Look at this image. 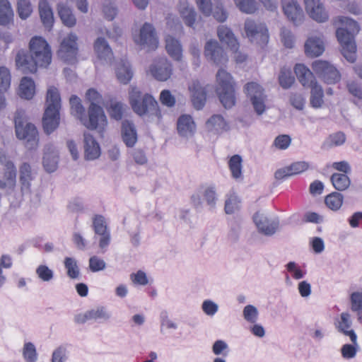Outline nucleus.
Here are the masks:
<instances>
[{
    "label": "nucleus",
    "instance_id": "5",
    "mask_svg": "<svg viewBox=\"0 0 362 362\" xmlns=\"http://www.w3.org/2000/svg\"><path fill=\"white\" fill-rule=\"evenodd\" d=\"M86 97L90 103L88 108V116L90 117L88 125L91 127H100V132H102L107 124L103 109L98 105L102 101V96L96 90L90 88L86 92Z\"/></svg>",
    "mask_w": 362,
    "mask_h": 362
},
{
    "label": "nucleus",
    "instance_id": "26",
    "mask_svg": "<svg viewBox=\"0 0 362 362\" xmlns=\"http://www.w3.org/2000/svg\"><path fill=\"white\" fill-rule=\"evenodd\" d=\"M100 147L98 141L90 134H84V157L88 160H93L100 156Z\"/></svg>",
    "mask_w": 362,
    "mask_h": 362
},
{
    "label": "nucleus",
    "instance_id": "4",
    "mask_svg": "<svg viewBox=\"0 0 362 362\" xmlns=\"http://www.w3.org/2000/svg\"><path fill=\"white\" fill-rule=\"evenodd\" d=\"M216 92L225 108H230L235 103L234 81L231 75L223 69L216 74Z\"/></svg>",
    "mask_w": 362,
    "mask_h": 362
},
{
    "label": "nucleus",
    "instance_id": "57",
    "mask_svg": "<svg viewBox=\"0 0 362 362\" xmlns=\"http://www.w3.org/2000/svg\"><path fill=\"white\" fill-rule=\"evenodd\" d=\"M201 308L203 313L209 317H214L219 308L218 305L210 299L204 300L202 303Z\"/></svg>",
    "mask_w": 362,
    "mask_h": 362
},
{
    "label": "nucleus",
    "instance_id": "16",
    "mask_svg": "<svg viewBox=\"0 0 362 362\" xmlns=\"http://www.w3.org/2000/svg\"><path fill=\"white\" fill-rule=\"evenodd\" d=\"M204 56L217 66L225 65L228 62V57L223 48L215 40L206 42L204 47Z\"/></svg>",
    "mask_w": 362,
    "mask_h": 362
},
{
    "label": "nucleus",
    "instance_id": "22",
    "mask_svg": "<svg viewBox=\"0 0 362 362\" xmlns=\"http://www.w3.org/2000/svg\"><path fill=\"white\" fill-rule=\"evenodd\" d=\"M305 9L311 18L319 23L328 20V13L320 0H304Z\"/></svg>",
    "mask_w": 362,
    "mask_h": 362
},
{
    "label": "nucleus",
    "instance_id": "28",
    "mask_svg": "<svg viewBox=\"0 0 362 362\" xmlns=\"http://www.w3.org/2000/svg\"><path fill=\"white\" fill-rule=\"evenodd\" d=\"M177 128L181 136L188 138L194 134L196 124L192 116L182 115L177 119Z\"/></svg>",
    "mask_w": 362,
    "mask_h": 362
},
{
    "label": "nucleus",
    "instance_id": "61",
    "mask_svg": "<svg viewBox=\"0 0 362 362\" xmlns=\"http://www.w3.org/2000/svg\"><path fill=\"white\" fill-rule=\"evenodd\" d=\"M345 141L346 135L341 132L331 134L327 141L330 147L341 146Z\"/></svg>",
    "mask_w": 362,
    "mask_h": 362
},
{
    "label": "nucleus",
    "instance_id": "55",
    "mask_svg": "<svg viewBox=\"0 0 362 362\" xmlns=\"http://www.w3.org/2000/svg\"><path fill=\"white\" fill-rule=\"evenodd\" d=\"M295 78L292 76L291 71L288 69H282L281 70L279 81L281 86L283 88L287 89L289 88L292 84L294 83Z\"/></svg>",
    "mask_w": 362,
    "mask_h": 362
},
{
    "label": "nucleus",
    "instance_id": "46",
    "mask_svg": "<svg viewBox=\"0 0 362 362\" xmlns=\"http://www.w3.org/2000/svg\"><path fill=\"white\" fill-rule=\"evenodd\" d=\"M239 10L247 14L254 13L258 9V4L255 0H234Z\"/></svg>",
    "mask_w": 362,
    "mask_h": 362
},
{
    "label": "nucleus",
    "instance_id": "13",
    "mask_svg": "<svg viewBox=\"0 0 362 362\" xmlns=\"http://www.w3.org/2000/svg\"><path fill=\"white\" fill-rule=\"evenodd\" d=\"M315 74L327 84H334L341 78L338 70L327 61L316 60L312 64Z\"/></svg>",
    "mask_w": 362,
    "mask_h": 362
},
{
    "label": "nucleus",
    "instance_id": "56",
    "mask_svg": "<svg viewBox=\"0 0 362 362\" xmlns=\"http://www.w3.org/2000/svg\"><path fill=\"white\" fill-rule=\"evenodd\" d=\"M69 358V351L66 346L61 345L52 352L51 362H66Z\"/></svg>",
    "mask_w": 362,
    "mask_h": 362
},
{
    "label": "nucleus",
    "instance_id": "31",
    "mask_svg": "<svg viewBox=\"0 0 362 362\" xmlns=\"http://www.w3.org/2000/svg\"><path fill=\"white\" fill-rule=\"evenodd\" d=\"M294 71L299 82L304 87L312 86L314 83H317L313 72L304 64H296L294 68Z\"/></svg>",
    "mask_w": 362,
    "mask_h": 362
},
{
    "label": "nucleus",
    "instance_id": "35",
    "mask_svg": "<svg viewBox=\"0 0 362 362\" xmlns=\"http://www.w3.org/2000/svg\"><path fill=\"white\" fill-rule=\"evenodd\" d=\"M58 156L52 145H47L45 147V155L43 157V166L48 173H52L57 168Z\"/></svg>",
    "mask_w": 362,
    "mask_h": 362
},
{
    "label": "nucleus",
    "instance_id": "8",
    "mask_svg": "<svg viewBox=\"0 0 362 362\" xmlns=\"http://www.w3.org/2000/svg\"><path fill=\"white\" fill-rule=\"evenodd\" d=\"M257 231L267 237L274 235L279 228V218L268 212L259 211L252 216Z\"/></svg>",
    "mask_w": 362,
    "mask_h": 362
},
{
    "label": "nucleus",
    "instance_id": "9",
    "mask_svg": "<svg viewBox=\"0 0 362 362\" xmlns=\"http://www.w3.org/2000/svg\"><path fill=\"white\" fill-rule=\"evenodd\" d=\"M30 52L40 67H47L52 62L51 48L42 37H33L30 41Z\"/></svg>",
    "mask_w": 362,
    "mask_h": 362
},
{
    "label": "nucleus",
    "instance_id": "63",
    "mask_svg": "<svg viewBox=\"0 0 362 362\" xmlns=\"http://www.w3.org/2000/svg\"><path fill=\"white\" fill-rule=\"evenodd\" d=\"M351 310H362V291H354L350 295Z\"/></svg>",
    "mask_w": 362,
    "mask_h": 362
},
{
    "label": "nucleus",
    "instance_id": "12",
    "mask_svg": "<svg viewBox=\"0 0 362 362\" xmlns=\"http://www.w3.org/2000/svg\"><path fill=\"white\" fill-rule=\"evenodd\" d=\"M244 90L250 99L253 108L259 115H262L266 110L267 95L263 88L255 82L245 84Z\"/></svg>",
    "mask_w": 362,
    "mask_h": 362
},
{
    "label": "nucleus",
    "instance_id": "3",
    "mask_svg": "<svg viewBox=\"0 0 362 362\" xmlns=\"http://www.w3.org/2000/svg\"><path fill=\"white\" fill-rule=\"evenodd\" d=\"M61 98L58 90L50 87L47 92L46 108L42 118V125L47 134L52 133L59 126Z\"/></svg>",
    "mask_w": 362,
    "mask_h": 362
},
{
    "label": "nucleus",
    "instance_id": "14",
    "mask_svg": "<svg viewBox=\"0 0 362 362\" xmlns=\"http://www.w3.org/2000/svg\"><path fill=\"white\" fill-rule=\"evenodd\" d=\"M111 312L105 306H97L84 313L75 315L74 321L78 324H84L88 321L104 323L110 321Z\"/></svg>",
    "mask_w": 362,
    "mask_h": 362
},
{
    "label": "nucleus",
    "instance_id": "50",
    "mask_svg": "<svg viewBox=\"0 0 362 362\" xmlns=\"http://www.w3.org/2000/svg\"><path fill=\"white\" fill-rule=\"evenodd\" d=\"M64 267L69 278L75 279L79 277L80 272L75 259L66 257L64 259Z\"/></svg>",
    "mask_w": 362,
    "mask_h": 362
},
{
    "label": "nucleus",
    "instance_id": "10",
    "mask_svg": "<svg viewBox=\"0 0 362 362\" xmlns=\"http://www.w3.org/2000/svg\"><path fill=\"white\" fill-rule=\"evenodd\" d=\"M134 42L147 51L156 50L159 44L158 37L154 26L145 23L141 27L139 33L134 36Z\"/></svg>",
    "mask_w": 362,
    "mask_h": 362
},
{
    "label": "nucleus",
    "instance_id": "37",
    "mask_svg": "<svg viewBox=\"0 0 362 362\" xmlns=\"http://www.w3.org/2000/svg\"><path fill=\"white\" fill-rule=\"evenodd\" d=\"M58 14L63 24L66 27H74L76 23V18L71 8L65 4L60 2L57 5Z\"/></svg>",
    "mask_w": 362,
    "mask_h": 362
},
{
    "label": "nucleus",
    "instance_id": "30",
    "mask_svg": "<svg viewBox=\"0 0 362 362\" xmlns=\"http://www.w3.org/2000/svg\"><path fill=\"white\" fill-rule=\"evenodd\" d=\"M165 49L168 55L174 61L182 62L183 49L179 40L171 35H168L165 37Z\"/></svg>",
    "mask_w": 362,
    "mask_h": 362
},
{
    "label": "nucleus",
    "instance_id": "47",
    "mask_svg": "<svg viewBox=\"0 0 362 362\" xmlns=\"http://www.w3.org/2000/svg\"><path fill=\"white\" fill-rule=\"evenodd\" d=\"M228 165L233 177L240 178L242 176V158L239 155L233 156L229 160Z\"/></svg>",
    "mask_w": 362,
    "mask_h": 362
},
{
    "label": "nucleus",
    "instance_id": "48",
    "mask_svg": "<svg viewBox=\"0 0 362 362\" xmlns=\"http://www.w3.org/2000/svg\"><path fill=\"white\" fill-rule=\"evenodd\" d=\"M240 208V200L235 194L228 196L225 202V212L227 214H233L238 211Z\"/></svg>",
    "mask_w": 362,
    "mask_h": 362
},
{
    "label": "nucleus",
    "instance_id": "21",
    "mask_svg": "<svg viewBox=\"0 0 362 362\" xmlns=\"http://www.w3.org/2000/svg\"><path fill=\"white\" fill-rule=\"evenodd\" d=\"M177 11L182 18L185 24L194 28L197 19V12L189 0H179L177 4Z\"/></svg>",
    "mask_w": 362,
    "mask_h": 362
},
{
    "label": "nucleus",
    "instance_id": "20",
    "mask_svg": "<svg viewBox=\"0 0 362 362\" xmlns=\"http://www.w3.org/2000/svg\"><path fill=\"white\" fill-rule=\"evenodd\" d=\"M16 64L18 70L24 74L35 73L37 71L38 63L33 56L29 55L25 50H19L16 57Z\"/></svg>",
    "mask_w": 362,
    "mask_h": 362
},
{
    "label": "nucleus",
    "instance_id": "42",
    "mask_svg": "<svg viewBox=\"0 0 362 362\" xmlns=\"http://www.w3.org/2000/svg\"><path fill=\"white\" fill-rule=\"evenodd\" d=\"M311 88L310 92V104L312 107L318 108L323 104V90L320 85L314 83L312 86H309Z\"/></svg>",
    "mask_w": 362,
    "mask_h": 362
},
{
    "label": "nucleus",
    "instance_id": "64",
    "mask_svg": "<svg viewBox=\"0 0 362 362\" xmlns=\"http://www.w3.org/2000/svg\"><path fill=\"white\" fill-rule=\"evenodd\" d=\"M89 267L93 272H98L105 269L106 263L103 259L93 256L89 259Z\"/></svg>",
    "mask_w": 362,
    "mask_h": 362
},
{
    "label": "nucleus",
    "instance_id": "36",
    "mask_svg": "<svg viewBox=\"0 0 362 362\" xmlns=\"http://www.w3.org/2000/svg\"><path fill=\"white\" fill-rule=\"evenodd\" d=\"M94 50L98 57L105 62L110 61L112 58V49L107 42L103 37H98L94 43Z\"/></svg>",
    "mask_w": 362,
    "mask_h": 362
},
{
    "label": "nucleus",
    "instance_id": "58",
    "mask_svg": "<svg viewBox=\"0 0 362 362\" xmlns=\"http://www.w3.org/2000/svg\"><path fill=\"white\" fill-rule=\"evenodd\" d=\"M103 13L105 18L112 21L117 13V8L111 0H105L103 4Z\"/></svg>",
    "mask_w": 362,
    "mask_h": 362
},
{
    "label": "nucleus",
    "instance_id": "25",
    "mask_svg": "<svg viewBox=\"0 0 362 362\" xmlns=\"http://www.w3.org/2000/svg\"><path fill=\"white\" fill-rule=\"evenodd\" d=\"M189 90L191 93L192 102L194 108L202 109L206 101V91L197 80L192 81L189 85Z\"/></svg>",
    "mask_w": 362,
    "mask_h": 362
},
{
    "label": "nucleus",
    "instance_id": "49",
    "mask_svg": "<svg viewBox=\"0 0 362 362\" xmlns=\"http://www.w3.org/2000/svg\"><path fill=\"white\" fill-rule=\"evenodd\" d=\"M35 273L38 279L43 282H49L54 277V271L45 264H40L36 268Z\"/></svg>",
    "mask_w": 362,
    "mask_h": 362
},
{
    "label": "nucleus",
    "instance_id": "52",
    "mask_svg": "<svg viewBox=\"0 0 362 362\" xmlns=\"http://www.w3.org/2000/svg\"><path fill=\"white\" fill-rule=\"evenodd\" d=\"M243 316L246 322L250 324H255L258 320L259 311L255 306L247 305L243 310Z\"/></svg>",
    "mask_w": 362,
    "mask_h": 362
},
{
    "label": "nucleus",
    "instance_id": "39",
    "mask_svg": "<svg viewBox=\"0 0 362 362\" xmlns=\"http://www.w3.org/2000/svg\"><path fill=\"white\" fill-rule=\"evenodd\" d=\"M116 75L118 80L124 84H127L130 81L133 74L127 60L122 59L118 63L116 69Z\"/></svg>",
    "mask_w": 362,
    "mask_h": 362
},
{
    "label": "nucleus",
    "instance_id": "6",
    "mask_svg": "<svg viewBox=\"0 0 362 362\" xmlns=\"http://www.w3.org/2000/svg\"><path fill=\"white\" fill-rule=\"evenodd\" d=\"M14 121L17 138L25 141V146L28 149H36L39 144V136L35 126L23 121L18 114L16 115Z\"/></svg>",
    "mask_w": 362,
    "mask_h": 362
},
{
    "label": "nucleus",
    "instance_id": "59",
    "mask_svg": "<svg viewBox=\"0 0 362 362\" xmlns=\"http://www.w3.org/2000/svg\"><path fill=\"white\" fill-rule=\"evenodd\" d=\"M211 350L216 356L223 355L226 356L229 352V347L224 340L218 339L214 342Z\"/></svg>",
    "mask_w": 362,
    "mask_h": 362
},
{
    "label": "nucleus",
    "instance_id": "44",
    "mask_svg": "<svg viewBox=\"0 0 362 362\" xmlns=\"http://www.w3.org/2000/svg\"><path fill=\"white\" fill-rule=\"evenodd\" d=\"M13 16V11L8 0H0V24L9 23Z\"/></svg>",
    "mask_w": 362,
    "mask_h": 362
},
{
    "label": "nucleus",
    "instance_id": "29",
    "mask_svg": "<svg viewBox=\"0 0 362 362\" xmlns=\"http://www.w3.org/2000/svg\"><path fill=\"white\" fill-rule=\"evenodd\" d=\"M207 131L213 134H220L229 129V125L221 115H214L206 122Z\"/></svg>",
    "mask_w": 362,
    "mask_h": 362
},
{
    "label": "nucleus",
    "instance_id": "33",
    "mask_svg": "<svg viewBox=\"0 0 362 362\" xmlns=\"http://www.w3.org/2000/svg\"><path fill=\"white\" fill-rule=\"evenodd\" d=\"M220 41L226 44L230 49L238 48V42L231 29L226 25H220L217 29Z\"/></svg>",
    "mask_w": 362,
    "mask_h": 362
},
{
    "label": "nucleus",
    "instance_id": "7",
    "mask_svg": "<svg viewBox=\"0 0 362 362\" xmlns=\"http://www.w3.org/2000/svg\"><path fill=\"white\" fill-rule=\"evenodd\" d=\"M17 169L12 159L3 155L0 156V189L13 192L16 185Z\"/></svg>",
    "mask_w": 362,
    "mask_h": 362
},
{
    "label": "nucleus",
    "instance_id": "54",
    "mask_svg": "<svg viewBox=\"0 0 362 362\" xmlns=\"http://www.w3.org/2000/svg\"><path fill=\"white\" fill-rule=\"evenodd\" d=\"M17 11L21 19L28 18L33 12L30 0H17Z\"/></svg>",
    "mask_w": 362,
    "mask_h": 362
},
{
    "label": "nucleus",
    "instance_id": "19",
    "mask_svg": "<svg viewBox=\"0 0 362 362\" xmlns=\"http://www.w3.org/2000/svg\"><path fill=\"white\" fill-rule=\"evenodd\" d=\"M284 14L295 25L300 24L304 18L303 11L296 0H281Z\"/></svg>",
    "mask_w": 362,
    "mask_h": 362
},
{
    "label": "nucleus",
    "instance_id": "27",
    "mask_svg": "<svg viewBox=\"0 0 362 362\" xmlns=\"http://www.w3.org/2000/svg\"><path fill=\"white\" fill-rule=\"evenodd\" d=\"M19 171L21 192L23 195L30 194L31 192V182L34 179L31 166L28 163H23L20 166Z\"/></svg>",
    "mask_w": 362,
    "mask_h": 362
},
{
    "label": "nucleus",
    "instance_id": "62",
    "mask_svg": "<svg viewBox=\"0 0 362 362\" xmlns=\"http://www.w3.org/2000/svg\"><path fill=\"white\" fill-rule=\"evenodd\" d=\"M286 267L288 272L291 273V276L294 279H301L305 275V272L302 271L295 262H289L286 265Z\"/></svg>",
    "mask_w": 362,
    "mask_h": 362
},
{
    "label": "nucleus",
    "instance_id": "1",
    "mask_svg": "<svg viewBox=\"0 0 362 362\" xmlns=\"http://www.w3.org/2000/svg\"><path fill=\"white\" fill-rule=\"evenodd\" d=\"M334 24L341 25L337 29L336 35L341 46V54L347 61L354 62L356 52L354 35L360 30L359 25L356 21L345 16L337 17Z\"/></svg>",
    "mask_w": 362,
    "mask_h": 362
},
{
    "label": "nucleus",
    "instance_id": "41",
    "mask_svg": "<svg viewBox=\"0 0 362 362\" xmlns=\"http://www.w3.org/2000/svg\"><path fill=\"white\" fill-rule=\"evenodd\" d=\"M330 180L333 187L338 191L346 189L351 184V180L346 174L334 173L331 176Z\"/></svg>",
    "mask_w": 362,
    "mask_h": 362
},
{
    "label": "nucleus",
    "instance_id": "17",
    "mask_svg": "<svg viewBox=\"0 0 362 362\" xmlns=\"http://www.w3.org/2000/svg\"><path fill=\"white\" fill-rule=\"evenodd\" d=\"M334 325L338 332L349 337L351 341L356 344L357 335L352 329L351 317L348 312H343L335 317Z\"/></svg>",
    "mask_w": 362,
    "mask_h": 362
},
{
    "label": "nucleus",
    "instance_id": "34",
    "mask_svg": "<svg viewBox=\"0 0 362 362\" xmlns=\"http://www.w3.org/2000/svg\"><path fill=\"white\" fill-rule=\"evenodd\" d=\"M38 8L42 23L45 27L50 29L54 23V14L51 6L47 0H40Z\"/></svg>",
    "mask_w": 362,
    "mask_h": 362
},
{
    "label": "nucleus",
    "instance_id": "40",
    "mask_svg": "<svg viewBox=\"0 0 362 362\" xmlns=\"http://www.w3.org/2000/svg\"><path fill=\"white\" fill-rule=\"evenodd\" d=\"M200 192L209 206V210H214L218 200L216 187L214 185L204 186L202 187Z\"/></svg>",
    "mask_w": 362,
    "mask_h": 362
},
{
    "label": "nucleus",
    "instance_id": "51",
    "mask_svg": "<svg viewBox=\"0 0 362 362\" xmlns=\"http://www.w3.org/2000/svg\"><path fill=\"white\" fill-rule=\"evenodd\" d=\"M23 356L25 362H37V354L32 342H25L23 348Z\"/></svg>",
    "mask_w": 362,
    "mask_h": 362
},
{
    "label": "nucleus",
    "instance_id": "45",
    "mask_svg": "<svg viewBox=\"0 0 362 362\" xmlns=\"http://www.w3.org/2000/svg\"><path fill=\"white\" fill-rule=\"evenodd\" d=\"M344 197L341 193L332 192L325 197L327 206L332 211L339 209L343 204Z\"/></svg>",
    "mask_w": 362,
    "mask_h": 362
},
{
    "label": "nucleus",
    "instance_id": "53",
    "mask_svg": "<svg viewBox=\"0 0 362 362\" xmlns=\"http://www.w3.org/2000/svg\"><path fill=\"white\" fill-rule=\"evenodd\" d=\"M11 76L6 66H0V93L6 92L11 86Z\"/></svg>",
    "mask_w": 362,
    "mask_h": 362
},
{
    "label": "nucleus",
    "instance_id": "43",
    "mask_svg": "<svg viewBox=\"0 0 362 362\" xmlns=\"http://www.w3.org/2000/svg\"><path fill=\"white\" fill-rule=\"evenodd\" d=\"M92 227L96 235L110 232L106 218L101 214H95L92 218Z\"/></svg>",
    "mask_w": 362,
    "mask_h": 362
},
{
    "label": "nucleus",
    "instance_id": "32",
    "mask_svg": "<svg viewBox=\"0 0 362 362\" xmlns=\"http://www.w3.org/2000/svg\"><path fill=\"white\" fill-rule=\"evenodd\" d=\"M122 138L127 147H133L137 141V132L134 124L128 120L122 122Z\"/></svg>",
    "mask_w": 362,
    "mask_h": 362
},
{
    "label": "nucleus",
    "instance_id": "18",
    "mask_svg": "<svg viewBox=\"0 0 362 362\" xmlns=\"http://www.w3.org/2000/svg\"><path fill=\"white\" fill-rule=\"evenodd\" d=\"M173 64L166 58L156 61L150 67L152 76L159 81H168L173 74Z\"/></svg>",
    "mask_w": 362,
    "mask_h": 362
},
{
    "label": "nucleus",
    "instance_id": "38",
    "mask_svg": "<svg viewBox=\"0 0 362 362\" xmlns=\"http://www.w3.org/2000/svg\"><path fill=\"white\" fill-rule=\"evenodd\" d=\"M35 93V84L31 78L23 77L21 80L18 95L21 98L30 100L33 98Z\"/></svg>",
    "mask_w": 362,
    "mask_h": 362
},
{
    "label": "nucleus",
    "instance_id": "60",
    "mask_svg": "<svg viewBox=\"0 0 362 362\" xmlns=\"http://www.w3.org/2000/svg\"><path fill=\"white\" fill-rule=\"evenodd\" d=\"M130 279L135 285L146 286L148 284L147 275L142 270H139L135 273L131 274Z\"/></svg>",
    "mask_w": 362,
    "mask_h": 362
},
{
    "label": "nucleus",
    "instance_id": "11",
    "mask_svg": "<svg viewBox=\"0 0 362 362\" xmlns=\"http://www.w3.org/2000/svg\"><path fill=\"white\" fill-rule=\"evenodd\" d=\"M245 31L250 41L260 47L265 46L269 41L268 30L263 23L247 19L245 22Z\"/></svg>",
    "mask_w": 362,
    "mask_h": 362
},
{
    "label": "nucleus",
    "instance_id": "2",
    "mask_svg": "<svg viewBox=\"0 0 362 362\" xmlns=\"http://www.w3.org/2000/svg\"><path fill=\"white\" fill-rule=\"evenodd\" d=\"M129 102L133 111L139 116L160 117L158 105L148 93H143L137 87L131 86L129 90Z\"/></svg>",
    "mask_w": 362,
    "mask_h": 362
},
{
    "label": "nucleus",
    "instance_id": "23",
    "mask_svg": "<svg viewBox=\"0 0 362 362\" xmlns=\"http://www.w3.org/2000/svg\"><path fill=\"white\" fill-rule=\"evenodd\" d=\"M305 53L309 57H317L322 54L325 51V43L321 36H310L306 40Z\"/></svg>",
    "mask_w": 362,
    "mask_h": 362
},
{
    "label": "nucleus",
    "instance_id": "24",
    "mask_svg": "<svg viewBox=\"0 0 362 362\" xmlns=\"http://www.w3.org/2000/svg\"><path fill=\"white\" fill-rule=\"evenodd\" d=\"M70 105H71V113L75 117L78 119L88 129H98L100 132V127H90V117L87 119L85 114V108L81 104V99L76 95H72L69 100Z\"/></svg>",
    "mask_w": 362,
    "mask_h": 362
},
{
    "label": "nucleus",
    "instance_id": "15",
    "mask_svg": "<svg viewBox=\"0 0 362 362\" xmlns=\"http://www.w3.org/2000/svg\"><path fill=\"white\" fill-rule=\"evenodd\" d=\"M77 36L71 33L61 42L58 51L59 57L67 64H74L78 54Z\"/></svg>",
    "mask_w": 362,
    "mask_h": 362
}]
</instances>
